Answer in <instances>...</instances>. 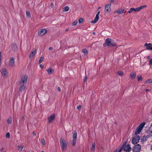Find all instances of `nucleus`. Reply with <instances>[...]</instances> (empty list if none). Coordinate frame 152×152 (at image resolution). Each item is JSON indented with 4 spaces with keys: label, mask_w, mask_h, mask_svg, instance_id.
Returning <instances> with one entry per match:
<instances>
[{
    "label": "nucleus",
    "mask_w": 152,
    "mask_h": 152,
    "mask_svg": "<svg viewBox=\"0 0 152 152\" xmlns=\"http://www.w3.org/2000/svg\"><path fill=\"white\" fill-rule=\"evenodd\" d=\"M126 142H124L120 148L118 149V152H121L122 150L126 152H129L131 149V147L129 144L126 145Z\"/></svg>",
    "instance_id": "f257e3e1"
},
{
    "label": "nucleus",
    "mask_w": 152,
    "mask_h": 152,
    "mask_svg": "<svg viewBox=\"0 0 152 152\" xmlns=\"http://www.w3.org/2000/svg\"><path fill=\"white\" fill-rule=\"evenodd\" d=\"M105 45H104V46H111L113 47L116 46V44L114 42V40L110 38L107 39L105 40Z\"/></svg>",
    "instance_id": "f03ea898"
},
{
    "label": "nucleus",
    "mask_w": 152,
    "mask_h": 152,
    "mask_svg": "<svg viewBox=\"0 0 152 152\" xmlns=\"http://www.w3.org/2000/svg\"><path fill=\"white\" fill-rule=\"evenodd\" d=\"M147 7V5H142L139 7L136 8H131L128 11V12L130 14L133 11L134 12H138L139 11L142 9L146 7Z\"/></svg>",
    "instance_id": "7ed1b4c3"
},
{
    "label": "nucleus",
    "mask_w": 152,
    "mask_h": 152,
    "mask_svg": "<svg viewBox=\"0 0 152 152\" xmlns=\"http://www.w3.org/2000/svg\"><path fill=\"white\" fill-rule=\"evenodd\" d=\"M60 144L61 146V149L63 151H65L66 149L67 144L65 140L61 138L60 140Z\"/></svg>",
    "instance_id": "20e7f679"
},
{
    "label": "nucleus",
    "mask_w": 152,
    "mask_h": 152,
    "mask_svg": "<svg viewBox=\"0 0 152 152\" xmlns=\"http://www.w3.org/2000/svg\"><path fill=\"white\" fill-rule=\"evenodd\" d=\"M141 146L139 144H137L134 145L132 148V151L133 152H139L141 150Z\"/></svg>",
    "instance_id": "39448f33"
},
{
    "label": "nucleus",
    "mask_w": 152,
    "mask_h": 152,
    "mask_svg": "<svg viewBox=\"0 0 152 152\" xmlns=\"http://www.w3.org/2000/svg\"><path fill=\"white\" fill-rule=\"evenodd\" d=\"M1 72L2 76L4 78L8 76V73L7 70L5 68H3L1 69Z\"/></svg>",
    "instance_id": "423d86ee"
},
{
    "label": "nucleus",
    "mask_w": 152,
    "mask_h": 152,
    "mask_svg": "<svg viewBox=\"0 0 152 152\" xmlns=\"http://www.w3.org/2000/svg\"><path fill=\"white\" fill-rule=\"evenodd\" d=\"M28 76L27 75H24L22 76L21 80L19 83V84H26L27 82Z\"/></svg>",
    "instance_id": "0eeeda50"
},
{
    "label": "nucleus",
    "mask_w": 152,
    "mask_h": 152,
    "mask_svg": "<svg viewBox=\"0 0 152 152\" xmlns=\"http://www.w3.org/2000/svg\"><path fill=\"white\" fill-rule=\"evenodd\" d=\"M140 139V137L138 135L135 136L132 139V142L133 144H135L139 142Z\"/></svg>",
    "instance_id": "6e6552de"
},
{
    "label": "nucleus",
    "mask_w": 152,
    "mask_h": 152,
    "mask_svg": "<svg viewBox=\"0 0 152 152\" xmlns=\"http://www.w3.org/2000/svg\"><path fill=\"white\" fill-rule=\"evenodd\" d=\"M47 33V30L45 28L39 29L38 31V35L42 36Z\"/></svg>",
    "instance_id": "1a4fd4ad"
},
{
    "label": "nucleus",
    "mask_w": 152,
    "mask_h": 152,
    "mask_svg": "<svg viewBox=\"0 0 152 152\" xmlns=\"http://www.w3.org/2000/svg\"><path fill=\"white\" fill-rule=\"evenodd\" d=\"M111 4L110 3L106 5L104 7V12H109L110 11Z\"/></svg>",
    "instance_id": "9d476101"
},
{
    "label": "nucleus",
    "mask_w": 152,
    "mask_h": 152,
    "mask_svg": "<svg viewBox=\"0 0 152 152\" xmlns=\"http://www.w3.org/2000/svg\"><path fill=\"white\" fill-rule=\"evenodd\" d=\"M144 46L146 47V50H152V44L151 43H149L148 44L147 43H145Z\"/></svg>",
    "instance_id": "9b49d317"
},
{
    "label": "nucleus",
    "mask_w": 152,
    "mask_h": 152,
    "mask_svg": "<svg viewBox=\"0 0 152 152\" xmlns=\"http://www.w3.org/2000/svg\"><path fill=\"white\" fill-rule=\"evenodd\" d=\"M15 64V58H11L9 60V65L10 66L12 67Z\"/></svg>",
    "instance_id": "f8f14e48"
},
{
    "label": "nucleus",
    "mask_w": 152,
    "mask_h": 152,
    "mask_svg": "<svg viewBox=\"0 0 152 152\" xmlns=\"http://www.w3.org/2000/svg\"><path fill=\"white\" fill-rule=\"evenodd\" d=\"M55 115L54 114H52L51 115L50 117L48 118V122L50 123L54 120L55 118Z\"/></svg>",
    "instance_id": "ddd939ff"
},
{
    "label": "nucleus",
    "mask_w": 152,
    "mask_h": 152,
    "mask_svg": "<svg viewBox=\"0 0 152 152\" xmlns=\"http://www.w3.org/2000/svg\"><path fill=\"white\" fill-rule=\"evenodd\" d=\"M126 12V11L125 10V9L122 8L119 9L116 11V12L119 14H122L123 13H125Z\"/></svg>",
    "instance_id": "4468645a"
},
{
    "label": "nucleus",
    "mask_w": 152,
    "mask_h": 152,
    "mask_svg": "<svg viewBox=\"0 0 152 152\" xmlns=\"http://www.w3.org/2000/svg\"><path fill=\"white\" fill-rule=\"evenodd\" d=\"M36 49L35 48H34L32 50L31 52L30 55L29 56L30 58H31L34 56L36 53Z\"/></svg>",
    "instance_id": "2eb2a0df"
},
{
    "label": "nucleus",
    "mask_w": 152,
    "mask_h": 152,
    "mask_svg": "<svg viewBox=\"0 0 152 152\" xmlns=\"http://www.w3.org/2000/svg\"><path fill=\"white\" fill-rule=\"evenodd\" d=\"M20 86L19 88V91H22L25 89L26 86L24 84H20Z\"/></svg>",
    "instance_id": "dca6fc26"
},
{
    "label": "nucleus",
    "mask_w": 152,
    "mask_h": 152,
    "mask_svg": "<svg viewBox=\"0 0 152 152\" xmlns=\"http://www.w3.org/2000/svg\"><path fill=\"white\" fill-rule=\"evenodd\" d=\"M142 129L140 128L138 126L137 127L136 130L135 131V134L136 135H137L139 134L141 132Z\"/></svg>",
    "instance_id": "f3484780"
},
{
    "label": "nucleus",
    "mask_w": 152,
    "mask_h": 152,
    "mask_svg": "<svg viewBox=\"0 0 152 152\" xmlns=\"http://www.w3.org/2000/svg\"><path fill=\"white\" fill-rule=\"evenodd\" d=\"M99 19V15H96V16L94 19V20L92 21L91 22L92 23H95L97 22Z\"/></svg>",
    "instance_id": "a211bd4d"
},
{
    "label": "nucleus",
    "mask_w": 152,
    "mask_h": 152,
    "mask_svg": "<svg viewBox=\"0 0 152 152\" xmlns=\"http://www.w3.org/2000/svg\"><path fill=\"white\" fill-rule=\"evenodd\" d=\"M47 71L48 72V74L49 75L53 74L54 72V70L52 68H50L48 69L47 70Z\"/></svg>",
    "instance_id": "6ab92c4d"
},
{
    "label": "nucleus",
    "mask_w": 152,
    "mask_h": 152,
    "mask_svg": "<svg viewBox=\"0 0 152 152\" xmlns=\"http://www.w3.org/2000/svg\"><path fill=\"white\" fill-rule=\"evenodd\" d=\"M73 139H77V132L75 130H74L72 132Z\"/></svg>",
    "instance_id": "aec40b11"
},
{
    "label": "nucleus",
    "mask_w": 152,
    "mask_h": 152,
    "mask_svg": "<svg viewBox=\"0 0 152 152\" xmlns=\"http://www.w3.org/2000/svg\"><path fill=\"white\" fill-rule=\"evenodd\" d=\"M12 49L14 51H16L17 50V46L15 44H13L12 46Z\"/></svg>",
    "instance_id": "412c9836"
},
{
    "label": "nucleus",
    "mask_w": 152,
    "mask_h": 152,
    "mask_svg": "<svg viewBox=\"0 0 152 152\" xmlns=\"http://www.w3.org/2000/svg\"><path fill=\"white\" fill-rule=\"evenodd\" d=\"M148 138L147 136H144L142 137L141 139V142H144L147 140V139Z\"/></svg>",
    "instance_id": "4be33fe9"
},
{
    "label": "nucleus",
    "mask_w": 152,
    "mask_h": 152,
    "mask_svg": "<svg viewBox=\"0 0 152 152\" xmlns=\"http://www.w3.org/2000/svg\"><path fill=\"white\" fill-rule=\"evenodd\" d=\"M136 76V73L135 72L132 73L130 75V77L131 79H133Z\"/></svg>",
    "instance_id": "5701e85b"
},
{
    "label": "nucleus",
    "mask_w": 152,
    "mask_h": 152,
    "mask_svg": "<svg viewBox=\"0 0 152 152\" xmlns=\"http://www.w3.org/2000/svg\"><path fill=\"white\" fill-rule=\"evenodd\" d=\"M12 116H10L7 121V122L8 124H11L12 123Z\"/></svg>",
    "instance_id": "b1692460"
},
{
    "label": "nucleus",
    "mask_w": 152,
    "mask_h": 152,
    "mask_svg": "<svg viewBox=\"0 0 152 152\" xmlns=\"http://www.w3.org/2000/svg\"><path fill=\"white\" fill-rule=\"evenodd\" d=\"M69 8L68 6H65L63 9V11L64 12H66L69 11Z\"/></svg>",
    "instance_id": "393cba45"
},
{
    "label": "nucleus",
    "mask_w": 152,
    "mask_h": 152,
    "mask_svg": "<svg viewBox=\"0 0 152 152\" xmlns=\"http://www.w3.org/2000/svg\"><path fill=\"white\" fill-rule=\"evenodd\" d=\"M145 124V122H143L141 123L138 126L141 128L142 129L143 128V127L144 126Z\"/></svg>",
    "instance_id": "a878e982"
},
{
    "label": "nucleus",
    "mask_w": 152,
    "mask_h": 152,
    "mask_svg": "<svg viewBox=\"0 0 152 152\" xmlns=\"http://www.w3.org/2000/svg\"><path fill=\"white\" fill-rule=\"evenodd\" d=\"M26 15L27 18H30L31 16V15L30 12L28 11H27L26 12Z\"/></svg>",
    "instance_id": "bb28decb"
},
{
    "label": "nucleus",
    "mask_w": 152,
    "mask_h": 152,
    "mask_svg": "<svg viewBox=\"0 0 152 152\" xmlns=\"http://www.w3.org/2000/svg\"><path fill=\"white\" fill-rule=\"evenodd\" d=\"M95 149V144L94 143H93L91 145V150L94 151Z\"/></svg>",
    "instance_id": "cd10ccee"
},
{
    "label": "nucleus",
    "mask_w": 152,
    "mask_h": 152,
    "mask_svg": "<svg viewBox=\"0 0 152 152\" xmlns=\"http://www.w3.org/2000/svg\"><path fill=\"white\" fill-rule=\"evenodd\" d=\"M82 52L85 55L88 54V50L86 49H84L82 50Z\"/></svg>",
    "instance_id": "c85d7f7f"
},
{
    "label": "nucleus",
    "mask_w": 152,
    "mask_h": 152,
    "mask_svg": "<svg viewBox=\"0 0 152 152\" xmlns=\"http://www.w3.org/2000/svg\"><path fill=\"white\" fill-rule=\"evenodd\" d=\"M148 138H152V130L150 131L149 133L148 136H147Z\"/></svg>",
    "instance_id": "c756f323"
},
{
    "label": "nucleus",
    "mask_w": 152,
    "mask_h": 152,
    "mask_svg": "<svg viewBox=\"0 0 152 152\" xmlns=\"http://www.w3.org/2000/svg\"><path fill=\"white\" fill-rule=\"evenodd\" d=\"M145 83H152V79H149L145 82Z\"/></svg>",
    "instance_id": "7c9ffc66"
},
{
    "label": "nucleus",
    "mask_w": 152,
    "mask_h": 152,
    "mask_svg": "<svg viewBox=\"0 0 152 152\" xmlns=\"http://www.w3.org/2000/svg\"><path fill=\"white\" fill-rule=\"evenodd\" d=\"M117 73L120 76H122L124 75L123 72L122 71L118 72Z\"/></svg>",
    "instance_id": "2f4dec72"
},
{
    "label": "nucleus",
    "mask_w": 152,
    "mask_h": 152,
    "mask_svg": "<svg viewBox=\"0 0 152 152\" xmlns=\"http://www.w3.org/2000/svg\"><path fill=\"white\" fill-rule=\"evenodd\" d=\"M76 140L77 139H73L72 144L73 146H75V145Z\"/></svg>",
    "instance_id": "473e14b6"
},
{
    "label": "nucleus",
    "mask_w": 152,
    "mask_h": 152,
    "mask_svg": "<svg viewBox=\"0 0 152 152\" xmlns=\"http://www.w3.org/2000/svg\"><path fill=\"white\" fill-rule=\"evenodd\" d=\"M41 142L42 145H44L45 143V140L44 139H42L41 140Z\"/></svg>",
    "instance_id": "72a5a7b5"
},
{
    "label": "nucleus",
    "mask_w": 152,
    "mask_h": 152,
    "mask_svg": "<svg viewBox=\"0 0 152 152\" xmlns=\"http://www.w3.org/2000/svg\"><path fill=\"white\" fill-rule=\"evenodd\" d=\"M23 148V147L22 146H19L18 147L17 149L18 151H22Z\"/></svg>",
    "instance_id": "f704fd0d"
},
{
    "label": "nucleus",
    "mask_w": 152,
    "mask_h": 152,
    "mask_svg": "<svg viewBox=\"0 0 152 152\" xmlns=\"http://www.w3.org/2000/svg\"><path fill=\"white\" fill-rule=\"evenodd\" d=\"M6 137L7 138H9L10 137V134L9 132H7L6 134Z\"/></svg>",
    "instance_id": "c9c22d12"
},
{
    "label": "nucleus",
    "mask_w": 152,
    "mask_h": 152,
    "mask_svg": "<svg viewBox=\"0 0 152 152\" xmlns=\"http://www.w3.org/2000/svg\"><path fill=\"white\" fill-rule=\"evenodd\" d=\"M43 57H41L39 60V63H41L43 61Z\"/></svg>",
    "instance_id": "e433bc0d"
},
{
    "label": "nucleus",
    "mask_w": 152,
    "mask_h": 152,
    "mask_svg": "<svg viewBox=\"0 0 152 152\" xmlns=\"http://www.w3.org/2000/svg\"><path fill=\"white\" fill-rule=\"evenodd\" d=\"M83 22V20L82 18H80L78 20V22L79 23H81Z\"/></svg>",
    "instance_id": "4c0bfd02"
},
{
    "label": "nucleus",
    "mask_w": 152,
    "mask_h": 152,
    "mask_svg": "<svg viewBox=\"0 0 152 152\" xmlns=\"http://www.w3.org/2000/svg\"><path fill=\"white\" fill-rule=\"evenodd\" d=\"M142 77L141 75L137 77V80L138 81H139L140 80H142Z\"/></svg>",
    "instance_id": "58836bf2"
},
{
    "label": "nucleus",
    "mask_w": 152,
    "mask_h": 152,
    "mask_svg": "<svg viewBox=\"0 0 152 152\" xmlns=\"http://www.w3.org/2000/svg\"><path fill=\"white\" fill-rule=\"evenodd\" d=\"M77 23V21H74L72 23V26H75L76 25Z\"/></svg>",
    "instance_id": "ea45409f"
},
{
    "label": "nucleus",
    "mask_w": 152,
    "mask_h": 152,
    "mask_svg": "<svg viewBox=\"0 0 152 152\" xmlns=\"http://www.w3.org/2000/svg\"><path fill=\"white\" fill-rule=\"evenodd\" d=\"M81 107V106L80 105H78L77 107V109L78 110H80Z\"/></svg>",
    "instance_id": "a19ab883"
},
{
    "label": "nucleus",
    "mask_w": 152,
    "mask_h": 152,
    "mask_svg": "<svg viewBox=\"0 0 152 152\" xmlns=\"http://www.w3.org/2000/svg\"><path fill=\"white\" fill-rule=\"evenodd\" d=\"M149 64L150 65H151L152 64V58H151L150 59V60L149 61Z\"/></svg>",
    "instance_id": "79ce46f5"
},
{
    "label": "nucleus",
    "mask_w": 152,
    "mask_h": 152,
    "mask_svg": "<svg viewBox=\"0 0 152 152\" xmlns=\"http://www.w3.org/2000/svg\"><path fill=\"white\" fill-rule=\"evenodd\" d=\"M87 77L86 75L85 77H84V79H83V81L84 82H86L87 80Z\"/></svg>",
    "instance_id": "37998d69"
},
{
    "label": "nucleus",
    "mask_w": 152,
    "mask_h": 152,
    "mask_svg": "<svg viewBox=\"0 0 152 152\" xmlns=\"http://www.w3.org/2000/svg\"><path fill=\"white\" fill-rule=\"evenodd\" d=\"M54 6V4L53 3H51V7L53 8V7Z\"/></svg>",
    "instance_id": "c03bdc74"
},
{
    "label": "nucleus",
    "mask_w": 152,
    "mask_h": 152,
    "mask_svg": "<svg viewBox=\"0 0 152 152\" xmlns=\"http://www.w3.org/2000/svg\"><path fill=\"white\" fill-rule=\"evenodd\" d=\"M4 149V148H2L1 149V152H5V151H3V150Z\"/></svg>",
    "instance_id": "a18cd8bd"
},
{
    "label": "nucleus",
    "mask_w": 152,
    "mask_h": 152,
    "mask_svg": "<svg viewBox=\"0 0 152 152\" xmlns=\"http://www.w3.org/2000/svg\"><path fill=\"white\" fill-rule=\"evenodd\" d=\"M39 66L40 68H42L43 67V66L42 64H40Z\"/></svg>",
    "instance_id": "49530a36"
},
{
    "label": "nucleus",
    "mask_w": 152,
    "mask_h": 152,
    "mask_svg": "<svg viewBox=\"0 0 152 152\" xmlns=\"http://www.w3.org/2000/svg\"><path fill=\"white\" fill-rule=\"evenodd\" d=\"M58 91H61V88L60 87H58Z\"/></svg>",
    "instance_id": "de8ad7c7"
},
{
    "label": "nucleus",
    "mask_w": 152,
    "mask_h": 152,
    "mask_svg": "<svg viewBox=\"0 0 152 152\" xmlns=\"http://www.w3.org/2000/svg\"><path fill=\"white\" fill-rule=\"evenodd\" d=\"M118 149H116V150H115L114 151H113V152H117V151H118Z\"/></svg>",
    "instance_id": "09e8293b"
},
{
    "label": "nucleus",
    "mask_w": 152,
    "mask_h": 152,
    "mask_svg": "<svg viewBox=\"0 0 152 152\" xmlns=\"http://www.w3.org/2000/svg\"><path fill=\"white\" fill-rule=\"evenodd\" d=\"M52 49H53V48L51 47H49L48 49L49 50H52Z\"/></svg>",
    "instance_id": "8fccbe9b"
},
{
    "label": "nucleus",
    "mask_w": 152,
    "mask_h": 152,
    "mask_svg": "<svg viewBox=\"0 0 152 152\" xmlns=\"http://www.w3.org/2000/svg\"><path fill=\"white\" fill-rule=\"evenodd\" d=\"M114 0H110V3H113L114 2Z\"/></svg>",
    "instance_id": "3c124183"
},
{
    "label": "nucleus",
    "mask_w": 152,
    "mask_h": 152,
    "mask_svg": "<svg viewBox=\"0 0 152 152\" xmlns=\"http://www.w3.org/2000/svg\"><path fill=\"white\" fill-rule=\"evenodd\" d=\"M33 136H35L36 135V134L34 132L33 133Z\"/></svg>",
    "instance_id": "603ef678"
},
{
    "label": "nucleus",
    "mask_w": 152,
    "mask_h": 152,
    "mask_svg": "<svg viewBox=\"0 0 152 152\" xmlns=\"http://www.w3.org/2000/svg\"><path fill=\"white\" fill-rule=\"evenodd\" d=\"M100 13V12L99 11L97 14L96 15H99V13Z\"/></svg>",
    "instance_id": "864d4df0"
},
{
    "label": "nucleus",
    "mask_w": 152,
    "mask_h": 152,
    "mask_svg": "<svg viewBox=\"0 0 152 152\" xmlns=\"http://www.w3.org/2000/svg\"><path fill=\"white\" fill-rule=\"evenodd\" d=\"M69 30V29L68 28H67V29H66V30H65V31H68V30Z\"/></svg>",
    "instance_id": "5fc2aeb1"
},
{
    "label": "nucleus",
    "mask_w": 152,
    "mask_h": 152,
    "mask_svg": "<svg viewBox=\"0 0 152 152\" xmlns=\"http://www.w3.org/2000/svg\"><path fill=\"white\" fill-rule=\"evenodd\" d=\"M146 91H149V90H148V89H146Z\"/></svg>",
    "instance_id": "6e6d98bb"
},
{
    "label": "nucleus",
    "mask_w": 152,
    "mask_h": 152,
    "mask_svg": "<svg viewBox=\"0 0 152 152\" xmlns=\"http://www.w3.org/2000/svg\"><path fill=\"white\" fill-rule=\"evenodd\" d=\"M150 56H148V57H147V58L148 59H149L150 58Z\"/></svg>",
    "instance_id": "4d7b16f0"
},
{
    "label": "nucleus",
    "mask_w": 152,
    "mask_h": 152,
    "mask_svg": "<svg viewBox=\"0 0 152 152\" xmlns=\"http://www.w3.org/2000/svg\"><path fill=\"white\" fill-rule=\"evenodd\" d=\"M151 150H152V145L151 146Z\"/></svg>",
    "instance_id": "13d9d810"
},
{
    "label": "nucleus",
    "mask_w": 152,
    "mask_h": 152,
    "mask_svg": "<svg viewBox=\"0 0 152 152\" xmlns=\"http://www.w3.org/2000/svg\"><path fill=\"white\" fill-rule=\"evenodd\" d=\"M95 34V32H93V34Z\"/></svg>",
    "instance_id": "bf43d9fd"
},
{
    "label": "nucleus",
    "mask_w": 152,
    "mask_h": 152,
    "mask_svg": "<svg viewBox=\"0 0 152 152\" xmlns=\"http://www.w3.org/2000/svg\"><path fill=\"white\" fill-rule=\"evenodd\" d=\"M101 8V7H98V9H100Z\"/></svg>",
    "instance_id": "052dcab7"
},
{
    "label": "nucleus",
    "mask_w": 152,
    "mask_h": 152,
    "mask_svg": "<svg viewBox=\"0 0 152 152\" xmlns=\"http://www.w3.org/2000/svg\"><path fill=\"white\" fill-rule=\"evenodd\" d=\"M41 152H44V151H41Z\"/></svg>",
    "instance_id": "680f3d73"
}]
</instances>
